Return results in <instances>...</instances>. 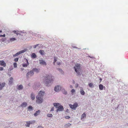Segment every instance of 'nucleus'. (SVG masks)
I'll return each mask as SVG.
<instances>
[{
    "mask_svg": "<svg viewBox=\"0 0 128 128\" xmlns=\"http://www.w3.org/2000/svg\"><path fill=\"white\" fill-rule=\"evenodd\" d=\"M74 68L76 73V76L80 78V76L82 73L81 65L79 64H76L75 66L74 67Z\"/></svg>",
    "mask_w": 128,
    "mask_h": 128,
    "instance_id": "f257e3e1",
    "label": "nucleus"
},
{
    "mask_svg": "<svg viewBox=\"0 0 128 128\" xmlns=\"http://www.w3.org/2000/svg\"><path fill=\"white\" fill-rule=\"evenodd\" d=\"M44 80L46 84L48 86V84L50 83L52 81V76L51 75L48 74H46L43 76Z\"/></svg>",
    "mask_w": 128,
    "mask_h": 128,
    "instance_id": "f03ea898",
    "label": "nucleus"
},
{
    "mask_svg": "<svg viewBox=\"0 0 128 128\" xmlns=\"http://www.w3.org/2000/svg\"><path fill=\"white\" fill-rule=\"evenodd\" d=\"M34 75V72H33L32 70L28 71L26 73V77L27 78H28L29 77L32 76Z\"/></svg>",
    "mask_w": 128,
    "mask_h": 128,
    "instance_id": "7ed1b4c3",
    "label": "nucleus"
},
{
    "mask_svg": "<svg viewBox=\"0 0 128 128\" xmlns=\"http://www.w3.org/2000/svg\"><path fill=\"white\" fill-rule=\"evenodd\" d=\"M36 102L37 103L40 104L42 103L43 101L42 98L39 97V96H36Z\"/></svg>",
    "mask_w": 128,
    "mask_h": 128,
    "instance_id": "20e7f679",
    "label": "nucleus"
},
{
    "mask_svg": "<svg viewBox=\"0 0 128 128\" xmlns=\"http://www.w3.org/2000/svg\"><path fill=\"white\" fill-rule=\"evenodd\" d=\"M78 104L76 102L74 103L73 105L71 104H69V106L70 108L73 110H75L76 108L78 106Z\"/></svg>",
    "mask_w": 128,
    "mask_h": 128,
    "instance_id": "39448f33",
    "label": "nucleus"
},
{
    "mask_svg": "<svg viewBox=\"0 0 128 128\" xmlns=\"http://www.w3.org/2000/svg\"><path fill=\"white\" fill-rule=\"evenodd\" d=\"M24 61L26 62V63L22 64V66L24 67H26L29 65V63L27 59L24 58Z\"/></svg>",
    "mask_w": 128,
    "mask_h": 128,
    "instance_id": "423d86ee",
    "label": "nucleus"
},
{
    "mask_svg": "<svg viewBox=\"0 0 128 128\" xmlns=\"http://www.w3.org/2000/svg\"><path fill=\"white\" fill-rule=\"evenodd\" d=\"M61 89V87L60 86L58 85L56 86L54 88V90L56 92H59Z\"/></svg>",
    "mask_w": 128,
    "mask_h": 128,
    "instance_id": "0eeeda50",
    "label": "nucleus"
},
{
    "mask_svg": "<svg viewBox=\"0 0 128 128\" xmlns=\"http://www.w3.org/2000/svg\"><path fill=\"white\" fill-rule=\"evenodd\" d=\"M58 109H56V112H57L59 111H62L64 110V108L63 106L62 105H60L58 106L57 108Z\"/></svg>",
    "mask_w": 128,
    "mask_h": 128,
    "instance_id": "6e6552de",
    "label": "nucleus"
},
{
    "mask_svg": "<svg viewBox=\"0 0 128 128\" xmlns=\"http://www.w3.org/2000/svg\"><path fill=\"white\" fill-rule=\"evenodd\" d=\"M40 64L44 66H46V62L43 60H39Z\"/></svg>",
    "mask_w": 128,
    "mask_h": 128,
    "instance_id": "1a4fd4ad",
    "label": "nucleus"
},
{
    "mask_svg": "<svg viewBox=\"0 0 128 128\" xmlns=\"http://www.w3.org/2000/svg\"><path fill=\"white\" fill-rule=\"evenodd\" d=\"M32 70L33 72H36V73L38 74V73L40 71V68H33Z\"/></svg>",
    "mask_w": 128,
    "mask_h": 128,
    "instance_id": "9d476101",
    "label": "nucleus"
},
{
    "mask_svg": "<svg viewBox=\"0 0 128 128\" xmlns=\"http://www.w3.org/2000/svg\"><path fill=\"white\" fill-rule=\"evenodd\" d=\"M44 92L40 91L39 92L38 94V96H39V97H41L42 98V96H44Z\"/></svg>",
    "mask_w": 128,
    "mask_h": 128,
    "instance_id": "9b49d317",
    "label": "nucleus"
},
{
    "mask_svg": "<svg viewBox=\"0 0 128 128\" xmlns=\"http://www.w3.org/2000/svg\"><path fill=\"white\" fill-rule=\"evenodd\" d=\"M6 84L5 82L1 83L0 82V90H1L4 86Z\"/></svg>",
    "mask_w": 128,
    "mask_h": 128,
    "instance_id": "f8f14e48",
    "label": "nucleus"
},
{
    "mask_svg": "<svg viewBox=\"0 0 128 128\" xmlns=\"http://www.w3.org/2000/svg\"><path fill=\"white\" fill-rule=\"evenodd\" d=\"M26 49H24L19 52H18L16 53V54L18 56L19 54H22V53L25 52L26 51Z\"/></svg>",
    "mask_w": 128,
    "mask_h": 128,
    "instance_id": "ddd939ff",
    "label": "nucleus"
},
{
    "mask_svg": "<svg viewBox=\"0 0 128 128\" xmlns=\"http://www.w3.org/2000/svg\"><path fill=\"white\" fill-rule=\"evenodd\" d=\"M40 85L39 84H36V85H34V89L35 90L38 89L40 88Z\"/></svg>",
    "mask_w": 128,
    "mask_h": 128,
    "instance_id": "4468645a",
    "label": "nucleus"
},
{
    "mask_svg": "<svg viewBox=\"0 0 128 128\" xmlns=\"http://www.w3.org/2000/svg\"><path fill=\"white\" fill-rule=\"evenodd\" d=\"M0 65L4 67L6 66V64L3 60H2L0 61Z\"/></svg>",
    "mask_w": 128,
    "mask_h": 128,
    "instance_id": "2eb2a0df",
    "label": "nucleus"
},
{
    "mask_svg": "<svg viewBox=\"0 0 128 128\" xmlns=\"http://www.w3.org/2000/svg\"><path fill=\"white\" fill-rule=\"evenodd\" d=\"M27 105V103L26 102H24L20 106L22 108H25Z\"/></svg>",
    "mask_w": 128,
    "mask_h": 128,
    "instance_id": "dca6fc26",
    "label": "nucleus"
},
{
    "mask_svg": "<svg viewBox=\"0 0 128 128\" xmlns=\"http://www.w3.org/2000/svg\"><path fill=\"white\" fill-rule=\"evenodd\" d=\"M80 94L82 95H84L85 94V92L83 90L82 88H81L80 89Z\"/></svg>",
    "mask_w": 128,
    "mask_h": 128,
    "instance_id": "f3484780",
    "label": "nucleus"
},
{
    "mask_svg": "<svg viewBox=\"0 0 128 128\" xmlns=\"http://www.w3.org/2000/svg\"><path fill=\"white\" fill-rule=\"evenodd\" d=\"M33 108L31 106H29L28 108V111H31L33 110Z\"/></svg>",
    "mask_w": 128,
    "mask_h": 128,
    "instance_id": "a211bd4d",
    "label": "nucleus"
},
{
    "mask_svg": "<svg viewBox=\"0 0 128 128\" xmlns=\"http://www.w3.org/2000/svg\"><path fill=\"white\" fill-rule=\"evenodd\" d=\"M39 52L42 56L44 55L45 53L44 51L43 50H40Z\"/></svg>",
    "mask_w": 128,
    "mask_h": 128,
    "instance_id": "6ab92c4d",
    "label": "nucleus"
},
{
    "mask_svg": "<svg viewBox=\"0 0 128 128\" xmlns=\"http://www.w3.org/2000/svg\"><path fill=\"white\" fill-rule=\"evenodd\" d=\"M31 57L32 58H35L37 57V56L35 53H33L32 54Z\"/></svg>",
    "mask_w": 128,
    "mask_h": 128,
    "instance_id": "aec40b11",
    "label": "nucleus"
},
{
    "mask_svg": "<svg viewBox=\"0 0 128 128\" xmlns=\"http://www.w3.org/2000/svg\"><path fill=\"white\" fill-rule=\"evenodd\" d=\"M31 98L32 100H34L35 99V96L33 92L31 94Z\"/></svg>",
    "mask_w": 128,
    "mask_h": 128,
    "instance_id": "412c9836",
    "label": "nucleus"
},
{
    "mask_svg": "<svg viewBox=\"0 0 128 128\" xmlns=\"http://www.w3.org/2000/svg\"><path fill=\"white\" fill-rule=\"evenodd\" d=\"M40 44H36L33 46V47L34 48H36L38 47L39 48H40Z\"/></svg>",
    "mask_w": 128,
    "mask_h": 128,
    "instance_id": "4be33fe9",
    "label": "nucleus"
},
{
    "mask_svg": "<svg viewBox=\"0 0 128 128\" xmlns=\"http://www.w3.org/2000/svg\"><path fill=\"white\" fill-rule=\"evenodd\" d=\"M53 105L56 107V108H57L59 106L60 104L58 103H54L53 104Z\"/></svg>",
    "mask_w": 128,
    "mask_h": 128,
    "instance_id": "5701e85b",
    "label": "nucleus"
},
{
    "mask_svg": "<svg viewBox=\"0 0 128 128\" xmlns=\"http://www.w3.org/2000/svg\"><path fill=\"white\" fill-rule=\"evenodd\" d=\"M99 88L100 90H102L103 89L104 86L102 84H100L99 85Z\"/></svg>",
    "mask_w": 128,
    "mask_h": 128,
    "instance_id": "b1692460",
    "label": "nucleus"
},
{
    "mask_svg": "<svg viewBox=\"0 0 128 128\" xmlns=\"http://www.w3.org/2000/svg\"><path fill=\"white\" fill-rule=\"evenodd\" d=\"M40 113V110H38L37 111H36L34 113V115L35 116H36L38 115Z\"/></svg>",
    "mask_w": 128,
    "mask_h": 128,
    "instance_id": "393cba45",
    "label": "nucleus"
},
{
    "mask_svg": "<svg viewBox=\"0 0 128 128\" xmlns=\"http://www.w3.org/2000/svg\"><path fill=\"white\" fill-rule=\"evenodd\" d=\"M23 86L22 84L19 85L18 87V89L19 90H22L23 88Z\"/></svg>",
    "mask_w": 128,
    "mask_h": 128,
    "instance_id": "a878e982",
    "label": "nucleus"
},
{
    "mask_svg": "<svg viewBox=\"0 0 128 128\" xmlns=\"http://www.w3.org/2000/svg\"><path fill=\"white\" fill-rule=\"evenodd\" d=\"M13 80V78L11 77L10 78L9 80V84H11L12 83Z\"/></svg>",
    "mask_w": 128,
    "mask_h": 128,
    "instance_id": "bb28decb",
    "label": "nucleus"
},
{
    "mask_svg": "<svg viewBox=\"0 0 128 128\" xmlns=\"http://www.w3.org/2000/svg\"><path fill=\"white\" fill-rule=\"evenodd\" d=\"M57 69L62 74H63L64 72L62 70L61 68H57Z\"/></svg>",
    "mask_w": 128,
    "mask_h": 128,
    "instance_id": "cd10ccee",
    "label": "nucleus"
},
{
    "mask_svg": "<svg viewBox=\"0 0 128 128\" xmlns=\"http://www.w3.org/2000/svg\"><path fill=\"white\" fill-rule=\"evenodd\" d=\"M16 40V38H10V41L11 42H12Z\"/></svg>",
    "mask_w": 128,
    "mask_h": 128,
    "instance_id": "c85d7f7f",
    "label": "nucleus"
},
{
    "mask_svg": "<svg viewBox=\"0 0 128 128\" xmlns=\"http://www.w3.org/2000/svg\"><path fill=\"white\" fill-rule=\"evenodd\" d=\"M71 125V124L70 123H68L66 124L65 125V127H68L70 126Z\"/></svg>",
    "mask_w": 128,
    "mask_h": 128,
    "instance_id": "c756f323",
    "label": "nucleus"
},
{
    "mask_svg": "<svg viewBox=\"0 0 128 128\" xmlns=\"http://www.w3.org/2000/svg\"><path fill=\"white\" fill-rule=\"evenodd\" d=\"M57 61V58L55 57H54V61L53 62V64L54 65H55V62Z\"/></svg>",
    "mask_w": 128,
    "mask_h": 128,
    "instance_id": "7c9ffc66",
    "label": "nucleus"
},
{
    "mask_svg": "<svg viewBox=\"0 0 128 128\" xmlns=\"http://www.w3.org/2000/svg\"><path fill=\"white\" fill-rule=\"evenodd\" d=\"M86 114L85 113H84L81 116V118H84V117H86Z\"/></svg>",
    "mask_w": 128,
    "mask_h": 128,
    "instance_id": "2f4dec72",
    "label": "nucleus"
},
{
    "mask_svg": "<svg viewBox=\"0 0 128 128\" xmlns=\"http://www.w3.org/2000/svg\"><path fill=\"white\" fill-rule=\"evenodd\" d=\"M35 122V121L34 120L30 121H27V123H28V122H29L30 123V124L34 123Z\"/></svg>",
    "mask_w": 128,
    "mask_h": 128,
    "instance_id": "473e14b6",
    "label": "nucleus"
},
{
    "mask_svg": "<svg viewBox=\"0 0 128 128\" xmlns=\"http://www.w3.org/2000/svg\"><path fill=\"white\" fill-rule=\"evenodd\" d=\"M30 124L29 122L27 123V121L26 122V127H29L30 126Z\"/></svg>",
    "mask_w": 128,
    "mask_h": 128,
    "instance_id": "72a5a7b5",
    "label": "nucleus"
},
{
    "mask_svg": "<svg viewBox=\"0 0 128 128\" xmlns=\"http://www.w3.org/2000/svg\"><path fill=\"white\" fill-rule=\"evenodd\" d=\"M88 86L92 88L93 86V84L92 83H90L88 84Z\"/></svg>",
    "mask_w": 128,
    "mask_h": 128,
    "instance_id": "f704fd0d",
    "label": "nucleus"
},
{
    "mask_svg": "<svg viewBox=\"0 0 128 128\" xmlns=\"http://www.w3.org/2000/svg\"><path fill=\"white\" fill-rule=\"evenodd\" d=\"M32 34L36 36H38V37H40V35L38 34H35L34 33L33 34Z\"/></svg>",
    "mask_w": 128,
    "mask_h": 128,
    "instance_id": "c9c22d12",
    "label": "nucleus"
},
{
    "mask_svg": "<svg viewBox=\"0 0 128 128\" xmlns=\"http://www.w3.org/2000/svg\"><path fill=\"white\" fill-rule=\"evenodd\" d=\"M52 116V114H48L47 115V116L48 117H51Z\"/></svg>",
    "mask_w": 128,
    "mask_h": 128,
    "instance_id": "e433bc0d",
    "label": "nucleus"
},
{
    "mask_svg": "<svg viewBox=\"0 0 128 128\" xmlns=\"http://www.w3.org/2000/svg\"><path fill=\"white\" fill-rule=\"evenodd\" d=\"M13 65L14 67V68H16L17 67V63L16 62H14Z\"/></svg>",
    "mask_w": 128,
    "mask_h": 128,
    "instance_id": "4c0bfd02",
    "label": "nucleus"
},
{
    "mask_svg": "<svg viewBox=\"0 0 128 128\" xmlns=\"http://www.w3.org/2000/svg\"><path fill=\"white\" fill-rule=\"evenodd\" d=\"M14 33V34H16L17 35H18L19 34L20 35L19 33L18 32L14 30L13 31Z\"/></svg>",
    "mask_w": 128,
    "mask_h": 128,
    "instance_id": "58836bf2",
    "label": "nucleus"
},
{
    "mask_svg": "<svg viewBox=\"0 0 128 128\" xmlns=\"http://www.w3.org/2000/svg\"><path fill=\"white\" fill-rule=\"evenodd\" d=\"M18 58H16L14 59V61L16 62H17L18 61Z\"/></svg>",
    "mask_w": 128,
    "mask_h": 128,
    "instance_id": "ea45409f",
    "label": "nucleus"
},
{
    "mask_svg": "<svg viewBox=\"0 0 128 128\" xmlns=\"http://www.w3.org/2000/svg\"><path fill=\"white\" fill-rule=\"evenodd\" d=\"M63 94H64L66 95L67 94V92L66 91L64 90V91L63 92Z\"/></svg>",
    "mask_w": 128,
    "mask_h": 128,
    "instance_id": "a19ab883",
    "label": "nucleus"
},
{
    "mask_svg": "<svg viewBox=\"0 0 128 128\" xmlns=\"http://www.w3.org/2000/svg\"><path fill=\"white\" fill-rule=\"evenodd\" d=\"M75 92V90L74 89H72L71 90V92L72 93H74Z\"/></svg>",
    "mask_w": 128,
    "mask_h": 128,
    "instance_id": "79ce46f5",
    "label": "nucleus"
},
{
    "mask_svg": "<svg viewBox=\"0 0 128 128\" xmlns=\"http://www.w3.org/2000/svg\"><path fill=\"white\" fill-rule=\"evenodd\" d=\"M6 35L5 34H4L3 35H0V37H5V36Z\"/></svg>",
    "mask_w": 128,
    "mask_h": 128,
    "instance_id": "37998d69",
    "label": "nucleus"
},
{
    "mask_svg": "<svg viewBox=\"0 0 128 128\" xmlns=\"http://www.w3.org/2000/svg\"><path fill=\"white\" fill-rule=\"evenodd\" d=\"M70 118V116H66L65 117V118L66 119H69Z\"/></svg>",
    "mask_w": 128,
    "mask_h": 128,
    "instance_id": "c03bdc74",
    "label": "nucleus"
},
{
    "mask_svg": "<svg viewBox=\"0 0 128 128\" xmlns=\"http://www.w3.org/2000/svg\"><path fill=\"white\" fill-rule=\"evenodd\" d=\"M56 64L58 65H60V62H57Z\"/></svg>",
    "mask_w": 128,
    "mask_h": 128,
    "instance_id": "a18cd8bd",
    "label": "nucleus"
},
{
    "mask_svg": "<svg viewBox=\"0 0 128 128\" xmlns=\"http://www.w3.org/2000/svg\"><path fill=\"white\" fill-rule=\"evenodd\" d=\"M3 70V68L2 67H0V70L2 71Z\"/></svg>",
    "mask_w": 128,
    "mask_h": 128,
    "instance_id": "49530a36",
    "label": "nucleus"
},
{
    "mask_svg": "<svg viewBox=\"0 0 128 128\" xmlns=\"http://www.w3.org/2000/svg\"><path fill=\"white\" fill-rule=\"evenodd\" d=\"M54 110V107H52V108L51 110H50V111H53Z\"/></svg>",
    "mask_w": 128,
    "mask_h": 128,
    "instance_id": "de8ad7c7",
    "label": "nucleus"
},
{
    "mask_svg": "<svg viewBox=\"0 0 128 128\" xmlns=\"http://www.w3.org/2000/svg\"><path fill=\"white\" fill-rule=\"evenodd\" d=\"M18 56V55L16 54H15L13 56L14 57H15V56Z\"/></svg>",
    "mask_w": 128,
    "mask_h": 128,
    "instance_id": "09e8293b",
    "label": "nucleus"
},
{
    "mask_svg": "<svg viewBox=\"0 0 128 128\" xmlns=\"http://www.w3.org/2000/svg\"><path fill=\"white\" fill-rule=\"evenodd\" d=\"M72 48H78L77 47H76V46H72Z\"/></svg>",
    "mask_w": 128,
    "mask_h": 128,
    "instance_id": "8fccbe9b",
    "label": "nucleus"
},
{
    "mask_svg": "<svg viewBox=\"0 0 128 128\" xmlns=\"http://www.w3.org/2000/svg\"><path fill=\"white\" fill-rule=\"evenodd\" d=\"M100 82H101L102 81V79L101 78H100Z\"/></svg>",
    "mask_w": 128,
    "mask_h": 128,
    "instance_id": "3c124183",
    "label": "nucleus"
},
{
    "mask_svg": "<svg viewBox=\"0 0 128 128\" xmlns=\"http://www.w3.org/2000/svg\"><path fill=\"white\" fill-rule=\"evenodd\" d=\"M38 128H43L42 126H38Z\"/></svg>",
    "mask_w": 128,
    "mask_h": 128,
    "instance_id": "603ef678",
    "label": "nucleus"
},
{
    "mask_svg": "<svg viewBox=\"0 0 128 128\" xmlns=\"http://www.w3.org/2000/svg\"><path fill=\"white\" fill-rule=\"evenodd\" d=\"M89 57L90 58H93V57H92L91 56H89Z\"/></svg>",
    "mask_w": 128,
    "mask_h": 128,
    "instance_id": "864d4df0",
    "label": "nucleus"
},
{
    "mask_svg": "<svg viewBox=\"0 0 128 128\" xmlns=\"http://www.w3.org/2000/svg\"><path fill=\"white\" fill-rule=\"evenodd\" d=\"M21 69L22 70H23L24 69V68H21Z\"/></svg>",
    "mask_w": 128,
    "mask_h": 128,
    "instance_id": "5fc2aeb1",
    "label": "nucleus"
},
{
    "mask_svg": "<svg viewBox=\"0 0 128 128\" xmlns=\"http://www.w3.org/2000/svg\"><path fill=\"white\" fill-rule=\"evenodd\" d=\"M68 110V109H67L66 110V112H67Z\"/></svg>",
    "mask_w": 128,
    "mask_h": 128,
    "instance_id": "6e6d98bb",
    "label": "nucleus"
},
{
    "mask_svg": "<svg viewBox=\"0 0 128 128\" xmlns=\"http://www.w3.org/2000/svg\"><path fill=\"white\" fill-rule=\"evenodd\" d=\"M2 32V30H0V32L1 33Z\"/></svg>",
    "mask_w": 128,
    "mask_h": 128,
    "instance_id": "4d7b16f0",
    "label": "nucleus"
},
{
    "mask_svg": "<svg viewBox=\"0 0 128 128\" xmlns=\"http://www.w3.org/2000/svg\"><path fill=\"white\" fill-rule=\"evenodd\" d=\"M82 76H84V74H82Z\"/></svg>",
    "mask_w": 128,
    "mask_h": 128,
    "instance_id": "13d9d810",
    "label": "nucleus"
}]
</instances>
